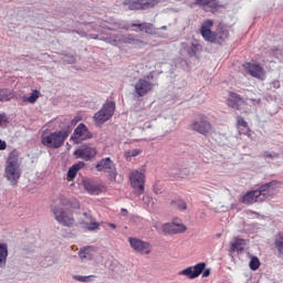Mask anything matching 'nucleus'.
I'll use <instances>...</instances> for the list:
<instances>
[{"label":"nucleus","mask_w":283,"mask_h":283,"mask_svg":"<svg viewBox=\"0 0 283 283\" xmlns=\"http://www.w3.org/2000/svg\"><path fill=\"white\" fill-rule=\"evenodd\" d=\"M6 262H8V245L0 243V269H6Z\"/></svg>","instance_id":"nucleus-24"},{"label":"nucleus","mask_w":283,"mask_h":283,"mask_svg":"<svg viewBox=\"0 0 283 283\" xmlns=\"http://www.w3.org/2000/svg\"><path fill=\"white\" fill-rule=\"evenodd\" d=\"M122 211H123L124 213H127V210H125V209H122Z\"/></svg>","instance_id":"nucleus-56"},{"label":"nucleus","mask_w":283,"mask_h":283,"mask_svg":"<svg viewBox=\"0 0 283 283\" xmlns=\"http://www.w3.org/2000/svg\"><path fill=\"white\" fill-rule=\"evenodd\" d=\"M211 28H213V20H206L200 28V34L208 43H218L216 32L211 31Z\"/></svg>","instance_id":"nucleus-13"},{"label":"nucleus","mask_w":283,"mask_h":283,"mask_svg":"<svg viewBox=\"0 0 283 283\" xmlns=\"http://www.w3.org/2000/svg\"><path fill=\"white\" fill-rule=\"evenodd\" d=\"M243 67L247 70L248 74L254 78H262V76H264V69H262L260 64L245 63Z\"/></svg>","instance_id":"nucleus-19"},{"label":"nucleus","mask_w":283,"mask_h":283,"mask_svg":"<svg viewBox=\"0 0 283 283\" xmlns=\"http://www.w3.org/2000/svg\"><path fill=\"white\" fill-rule=\"evenodd\" d=\"M207 8H210V10H218V8H220V3L216 0H209Z\"/></svg>","instance_id":"nucleus-41"},{"label":"nucleus","mask_w":283,"mask_h":283,"mask_svg":"<svg viewBox=\"0 0 283 283\" xmlns=\"http://www.w3.org/2000/svg\"><path fill=\"white\" fill-rule=\"evenodd\" d=\"M95 277H96L95 275H87V276L74 275L73 280H76L77 282H94Z\"/></svg>","instance_id":"nucleus-33"},{"label":"nucleus","mask_w":283,"mask_h":283,"mask_svg":"<svg viewBox=\"0 0 283 283\" xmlns=\"http://www.w3.org/2000/svg\"><path fill=\"white\" fill-rule=\"evenodd\" d=\"M160 3V0H126L124 4L127 6L128 10H150L156 8Z\"/></svg>","instance_id":"nucleus-9"},{"label":"nucleus","mask_w":283,"mask_h":283,"mask_svg":"<svg viewBox=\"0 0 283 283\" xmlns=\"http://www.w3.org/2000/svg\"><path fill=\"white\" fill-rule=\"evenodd\" d=\"M96 148L90 145H82L78 149L74 151V156L77 158H82V160H92L94 156H96Z\"/></svg>","instance_id":"nucleus-15"},{"label":"nucleus","mask_w":283,"mask_h":283,"mask_svg":"<svg viewBox=\"0 0 283 283\" xmlns=\"http://www.w3.org/2000/svg\"><path fill=\"white\" fill-rule=\"evenodd\" d=\"M237 125H239V127H249V123L242 117H238Z\"/></svg>","instance_id":"nucleus-44"},{"label":"nucleus","mask_w":283,"mask_h":283,"mask_svg":"<svg viewBox=\"0 0 283 283\" xmlns=\"http://www.w3.org/2000/svg\"><path fill=\"white\" fill-rule=\"evenodd\" d=\"M93 39H98V35H94Z\"/></svg>","instance_id":"nucleus-57"},{"label":"nucleus","mask_w":283,"mask_h":283,"mask_svg":"<svg viewBox=\"0 0 283 283\" xmlns=\"http://www.w3.org/2000/svg\"><path fill=\"white\" fill-rule=\"evenodd\" d=\"M191 129L193 132H197V134L207 136V134H209V132H211V122H209V117H207V115H199L191 123Z\"/></svg>","instance_id":"nucleus-7"},{"label":"nucleus","mask_w":283,"mask_h":283,"mask_svg":"<svg viewBox=\"0 0 283 283\" xmlns=\"http://www.w3.org/2000/svg\"><path fill=\"white\" fill-rule=\"evenodd\" d=\"M83 186L84 189L92 196H98V193H101V186L94 182V180L92 179H84Z\"/></svg>","instance_id":"nucleus-21"},{"label":"nucleus","mask_w":283,"mask_h":283,"mask_svg":"<svg viewBox=\"0 0 283 283\" xmlns=\"http://www.w3.org/2000/svg\"><path fill=\"white\" fill-rule=\"evenodd\" d=\"M129 28H132V24L125 22V21H117L114 23V30H126L129 31Z\"/></svg>","instance_id":"nucleus-31"},{"label":"nucleus","mask_w":283,"mask_h":283,"mask_svg":"<svg viewBox=\"0 0 283 283\" xmlns=\"http://www.w3.org/2000/svg\"><path fill=\"white\" fill-rule=\"evenodd\" d=\"M108 227H111V229H116V224L114 223H109Z\"/></svg>","instance_id":"nucleus-52"},{"label":"nucleus","mask_w":283,"mask_h":283,"mask_svg":"<svg viewBox=\"0 0 283 283\" xmlns=\"http://www.w3.org/2000/svg\"><path fill=\"white\" fill-rule=\"evenodd\" d=\"M99 41H105V43H109V45H114L118 48V45H133L134 48H145L147 43L140 40L136 34H113V35H102L99 36Z\"/></svg>","instance_id":"nucleus-3"},{"label":"nucleus","mask_w":283,"mask_h":283,"mask_svg":"<svg viewBox=\"0 0 283 283\" xmlns=\"http://www.w3.org/2000/svg\"><path fill=\"white\" fill-rule=\"evenodd\" d=\"M262 156H263V158H270L271 160H275V159L280 158L279 153H271V151H264Z\"/></svg>","instance_id":"nucleus-39"},{"label":"nucleus","mask_w":283,"mask_h":283,"mask_svg":"<svg viewBox=\"0 0 283 283\" xmlns=\"http://www.w3.org/2000/svg\"><path fill=\"white\" fill-rule=\"evenodd\" d=\"M275 187H277V180H272L268 184L260 186L259 189H256L261 202H264V200L273 198V195L271 192L275 191Z\"/></svg>","instance_id":"nucleus-14"},{"label":"nucleus","mask_w":283,"mask_h":283,"mask_svg":"<svg viewBox=\"0 0 283 283\" xmlns=\"http://www.w3.org/2000/svg\"><path fill=\"white\" fill-rule=\"evenodd\" d=\"M82 224H90L94 218L90 212H83L82 217L80 218Z\"/></svg>","instance_id":"nucleus-35"},{"label":"nucleus","mask_w":283,"mask_h":283,"mask_svg":"<svg viewBox=\"0 0 283 283\" xmlns=\"http://www.w3.org/2000/svg\"><path fill=\"white\" fill-rule=\"evenodd\" d=\"M72 125H76V122H75V120H72Z\"/></svg>","instance_id":"nucleus-55"},{"label":"nucleus","mask_w":283,"mask_h":283,"mask_svg":"<svg viewBox=\"0 0 283 283\" xmlns=\"http://www.w3.org/2000/svg\"><path fill=\"white\" fill-rule=\"evenodd\" d=\"M8 147V144L6 142L0 139V151H3Z\"/></svg>","instance_id":"nucleus-50"},{"label":"nucleus","mask_w":283,"mask_h":283,"mask_svg":"<svg viewBox=\"0 0 283 283\" xmlns=\"http://www.w3.org/2000/svg\"><path fill=\"white\" fill-rule=\"evenodd\" d=\"M211 275V269H205L202 273V277H209Z\"/></svg>","instance_id":"nucleus-49"},{"label":"nucleus","mask_w":283,"mask_h":283,"mask_svg":"<svg viewBox=\"0 0 283 283\" xmlns=\"http://www.w3.org/2000/svg\"><path fill=\"white\" fill-rule=\"evenodd\" d=\"M70 209H81V203L76 199L63 195L55 200V206L52 207L53 216L62 227L74 226V216Z\"/></svg>","instance_id":"nucleus-1"},{"label":"nucleus","mask_w":283,"mask_h":283,"mask_svg":"<svg viewBox=\"0 0 283 283\" xmlns=\"http://www.w3.org/2000/svg\"><path fill=\"white\" fill-rule=\"evenodd\" d=\"M274 247H275L279 255H283V233H279L275 235Z\"/></svg>","instance_id":"nucleus-27"},{"label":"nucleus","mask_w":283,"mask_h":283,"mask_svg":"<svg viewBox=\"0 0 283 283\" xmlns=\"http://www.w3.org/2000/svg\"><path fill=\"white\" fill-rule=\"evenodd\" d=\"M251 101H253L254 103H258V105H260L261 103V99H251Z\"/></svg>","instance_id":"nucleus-54"},{"label":"nucleus","mask_w":283,"mask_h":283,"mask_svg":"<svg viewBox=\"0 0 283 283\" xmlns=\"http://www.w3.org/2000/svg\"><path fill=\"white\" fill-rule=\"evenodd\" d=\"M128 242L130 249H134L136 253H140V255H149V253H151V244L149 242L133 237L128 238Z\"/></svg>","instance_id":"nucleus-12"},{"label":"nucleus","mask_w":283,"mask_h":283,"mask_svg":"<svg viewBox=\"0 0 283 283\" xmlns=\"http://www.w3.org/2000/svg\"><path fill=\"white\" fill-rule=\"evenodd\" d=\"M66 60L65 63H67L69 65H74V63H76V57L72 54H66L65 55Z\"/></svg>","instance_id":"nucleus-42"},{"label":"nucleus","mask_w":283,"mask_h":283,"mask_svg":"<svg viewBox=\"0 0 283 283\" xmlns=\"http://www.w3.org/2000/svg\"><path fill=\"white\" fill-rule=\"evenodd\" d=\"M132 28H137V30H133L134 32H145V34H150L151 36L158 34V29L154 27V23L149 22H138L132 23Z\"/></svg>","instance_id":"nucleus-16"},{"label":"nucleus","mask_w":283,"mask_h":283,"mask_svg":"<svg viewBox=\"0 0 283 283\" xmlns=\"http://www.w3.org/2000/svg\"><path fill=\"white\" fill-rule=\"evenodd\" d=\"M83 167H85V163L84 161H80L77 164H74L67 171V178L69 180H74V178H76V174H78V171H81V169H83Z\"/></svg>","instance_id":"nucleus-23"},{"label":"nucleus","mask_w":283,"mask_h":283,"mask_svg":"<svg viewBox=\"0 0 283 283\" xmlns=\"http://www.w3.org/2000/svg\"><path fill=\"white\" fill-rule=\"evenodd\" d=\"M114 112H116V103L106 102L102 106V109L95 113L94 118L96 123L103 125V123H107V120L114 116Z\"/></svg>","instance_id":"nucleus-6"},{"label":"nucleus","mask_w":283,"mask_h":283,"mask_svg":"<svg viewBox=\"0 0 283 283\" xmlns=\"http://www.w3.org/2000/svg\"><path fill=\"white\" fill-rule=\"evenodd\" d=\"M179 275H186L190 280H196V276L193 275V268L192 266H189V268L180 271Z\"/></svg>","instance_id":"nucleus-34"},{"label":"nucleus","mask_w":283,"mask_h":283,"mask_svg":"<svg viewBox=\"0 0 283 283\" xmlns=\"http://www.w3.org/2000/svg\"><path fill=\"white\" fill-rule=\"evenodd\" d=\"M201 45L200 44H192L189 50H188V54L190 56H196V54H198L199 50H201Z\"/></svg>","instance_id":"nucleus-36"},{"label":"nucleus","mask_w":283,"mask_h":283,"mask_svg":"<svg viewBox=\"0 0 283 283\" xmlns=\"http://www.w3.org/2000/svg\"><path fill=\"white\" fill-rule=\"evenodd\" d=\"M85 226H86V229H87L88 231H96V229H98V227H101V223L94 221V219H93V220H91V221H90L87 224H85Z\"/></svg>","instance_id":"nucleus-38"},{"label":"nucleus","mask_w":283,"mask_h":283,"mask_svg":"<svg viewBox=\"0 0 283 283\" xmlns=\"http://www.w3.org/2000/svg\"><path fill=\"white\" fill-rule=\"evenodd\" d=\"M163 231L164 233H169V234L185 233V231H187V227L174 220L171 223H165L163 226Z\"/></svg>","instance_id":"nucleus-17"},{"label":"nucleus","mask_w":283,"mask_h":283,"mask_svg":"<svg viewBox=\"0 0 283 283\" xmlns=\"http://www.w3.org/2000/svg\"><path fill=\"white\" fill-rule=\"evenodd\" d=\"M129 180L136 196H143L145 193V174L134 170L129 175Z\"/></svg>","instance_id":"nucleus-8"},{"label":"nucleus","mask_w":283,"mask_h":283,"mask_svg":"<svg viewBox=\"0 0 283 283\" xmlns=\"http://www.w3.org/2000/svg\"><path fill=\"white\" fill-rule=\"evenodd\" d=\"M241 202H243V205H253L255 202H262V200H260V193L256 190H252L241 198Z\"/></svg>","instance_id":"nucleus-22"},{"label":"nucleus","mask_w":283,"mask_h":283,"mask_svg":"<svg viewBox=\"0 0 283 283\" xmlns=\"http://www.w3.org/2000/svg\"><path fill=\"white\" fill-rule=\"evenodd\" d=\"M12 98H14V93L11 90H0V101H12Z\"/></svg>","instance_id":"nucleus-28"},{"label":"nucleus","mask_w":283,"mask_h":283,"mask_svg":"<svg viewBox=\"0 0 283 283\" xmlns=\"http://www.w3.org/2000/svg\"><path fill=\"white\" fill-rule=\"evenodd\" d=\"M143 202L144 205H149V202H151V197L149 195H144Z\"/></svg>","instance_id":"nucleus-47"},{"label":"nucleus","mask_w":283,"mask_h":283,"mask_svg":"<svg viewBox=\"0 0 283 283\" xmlns=\"http://www.w3.org/2000/svg\"><path fill=\"white\" fill-rule=\"evenodd\" d=\"M151 127H154V124H151V122H146L142 127H139V129H142V132H145V129H151Z\"/></svg>","instance_id":"nucleus-46"},{"label":"nucleus","mask_w":283,"mask_h":283,"mask_svg":"<svg viewBox=\"0 0 283 283\" xmlns=\"http://www.w3.org/2000/svg\"><path fill=\"white\" fill-rule=\"evenodd\" d=\"M92 132H90V128L83 123L78 124L77 127L74 129L73 135L71 136V140L75 143V145H78L83 143V140H90L92 138Z\"/></svg>","instance_id":"nucleus-10"},{"label":"nucleus","mask_w":283,"mask_h":283,"mask_svg":"<svg viewBox=\"0 0 283 283\" xmlns=\"http://www.w3.org/2000/svg\"><path fill=\"white\" fill-rule=\"evenodd\" d=\"M142 150L136 148L133 150H128L125 153V158H136V156H140Z\"/></svg>","instance_id":"nucleus-37"},{"label":"nucleus","mask_w":283,"mask_h":283,"mask_svg":"<svg viewBox=\"0 0 283 283\" xmlns=\"http://www.w3.org/2000/svg\"><path fill=\"white\" fill-rule=\"evenodd\" d=\"M247 241L244 239L237 238L234 242L230 244V251H244Z\"/></svg>","instance_id":"nucleus-25"},{"label":"nucleus","mask_w":283,"mask_h":283,"mask_svg":"<svg viewBox=\"0 0 283 283\" xmlns=\"http://www.w3.org/2000/svg\"><path fill=\"white\" fill-rule=\"evenodd\" d=\"M96 255V247L87 245L82 248L78 251V258L82 260V262H90L94 260Z\"/></svg>","instance_id":"nucleus-18"},{"label":"nucleus","mask_w":283,"mask_h":283,"mask_svg":"<svg viewBox=\"0 0 283 283\" xmlns=\"http://www.w3.org/2000/svg\"><path fill=\"white\" fill-rule=\"evenodd\" d=\"M153 191L158 196L159 193H163V188H160V186H155Z\"/></svg>","instance_id":"nucleus-48"},{"label":"nucleus","mask_w":283,"mask_h":283,"mask_svg":"<svg viewBox=\"0 0 283 283\" xmlns=\"http://www.w3.org/2000/svg\"><path fill=\"white\" fill-rule=\"evenodd\" d=\"M4 177L12 187L19 185V180L21 179V165L19 164V150L17 149H13L7 158Z\"/></svg>","instance_id":"nucleus-2"},{"label":"nucleus","mask_w":283,"mask_h":283,"mask_svg":"<svg viewBox=\"0 0 283 283\" xmlns=\"http://www.w3.org/2000/svg\"><path fill=\"white\" fill-rule=\"evenodd\" d=\"M77 34H80V36H87V34L85 33V31H76Z\"/></svg>","instance_id":"nucleus-51"},{"label":"nucleus","mask_w":283,"mask_h":283,"mask_svg":"<svg viewBox=\"0 0 283 283\" xmlns=\"http://www.w3.org/2000/svg\"><path fill=\"white\" fill-rule=\"evenodd\" d=\"M195 6H201L202 8H207V6H209V0H195Z\"/></svg>","instance_id":"nucleus-43"},{"label":"nucleus","mask_w":283,"mask_h":283,"mask_svg":"<svg viewBox=\"0 0 283 283\" xmlns=\"http://www.w3.org/2000/svg\"><path fill=\"white\" fill-rule=\"evenodd\" d=\"M95 170L106 174L111 182H116V176H118V170L116 169V164H114L112 158L106 157L97 161L95 165Z\"/></svg>","instance_id":"nucleus-5"},{"label":"nucleus","mask_w":283,"mask_h":283,"mask_svg":"<svg viewBox=\"0 0 283 283\" xmlns=\"http://www.w3.org/2000/svg\"><path fill=\"white\" fill-rule=\"evenodd\" d=\"M228 107H232V109H242V105H244V99L240 97L237 93H230V97L227 101Z\"/></svg>","instance_id":"nucleus-20"},{"label":"nucleus","mask_w":283,"mask_h":283,"mask_svg":"<svg viewBox=\"0 0 283 283\" xmlns=\"http://www.w3.org/2000/svg\"><path fill=\"white\" fill-rule=\"evenodd\" d=\"M69 136L70 129H62L43 136L41 143L44 145V147H50L51 149H61V147L65 145V140H67Z\"/></svg>","instance_id":"nucleus-4"},{"label":"nucleus","mask_w":283,"mask_h":283,"mask_svg":"<svg viewBox=\"0 0 283 283\" xmlns=\"http://www.w3.org/2000/svg\"><path fill=\"white\" fill-rule=\"evenodd\" d=\"M175 205H176L177 209H179V211L187 210V202H185L184 200H177V201H175Z\"/></svg>","instance_id":"nucleus-40"},{"label":"nucleus","mask_w":283,"mask_h":283,"mask_svg":"<svg viewBox=\"0 0 283 283\" xmlns=\"http://www.w3.org/2000/svg\"><path fill=\"white\" fill-rule=\"evenodd\" d=\"M249 266L251 271H258V269H260V259H258V256H252Z\"/></svg>","instance_id":"nucleus-32"},{"label":"nucleus","mask_w":283,"mask_h":283,"mask_svg":"<svg viewBox=\"0 0 283 283\" xmlns=\"http://www.w3.org/2000/svg\"><path fill=\"white\" fill-rule=\"evenodd\" d=\"M216 38H217L218 42H214V43H217V45H222V43H224V41H227V39H229V31L228 30H219L216 33Z\"/></svg>","instance_id":"nucleus-26"},{"label":"nucleus","mask_w":283,"mask_h":283,"mask_svg":"<svg viewBox=\"0 0 283 283\" xmlns=\"http://www.w3.org/2000/svg\"><path fill=\"white\" fill-rule=\"evenodd\" d=\"M206 268H207V263H205V262H200V263L196 264L192 268V272H193L195 277L200 276Z\"/></svg>","instance_id":"nucleus-29"},{"label":"nucleus","mask_w":283,"mask_h":283,"mask_svg":"<svg viewBox=\"0 0 283 283\" xmlns=\"http://www.w3.org/2000/svg\"><path fill=\"white\" fill-rule=\"evenodd\" d=\"M7 123H8V116H6V114H0V127H4Z\"/></svg>","instance_id":"nucleus-45"},{"label":"nucleus","mask_w":283,"mask_h":283,"mask_svg":"<svg viewBox=\"0 0 283 283\" xmlns=\"http://www.w3.org/2000/svg\"><path fill=\"white\" fill-rule=\"evenodd\" d=\"M39 91H33L32 93H31V95L29 96V97H25V96H23L22 98H23V102L25 103V102H28V103H31V104H34V103H36V101H39Z\"/></svg>","instance_id":"nucleus-30"},{"label":"nucleus","mask_w":283,"mask_h":283,"mask_svg":"<svg viewBox=\"0 0 283 283\" xmlns=\"http://www.w3.org/2000/svg\"><path fill=\"white\" fill-rule=\"evenodd\" d=\"M149 78H154V75H147L144 78H139L135 84V93L143 97L147 96L151 90H154V83L149 82Z\"/></svg>","instance_id":"nucleus-11"},{"label":"nucleus","mask_w":283,"mask_h":283,"mask_svg":"<svg viewBox=\"0 0 283 283\" xmlns=\"http://www.w3.org/2000/svg\"><path fill=\"white\" fill-rule=\"evenodd\" d=\"M157 30H167V25H163V27L158 28Z\"/></svg>","instance_id":"nucleus-53"}]
</instances>
